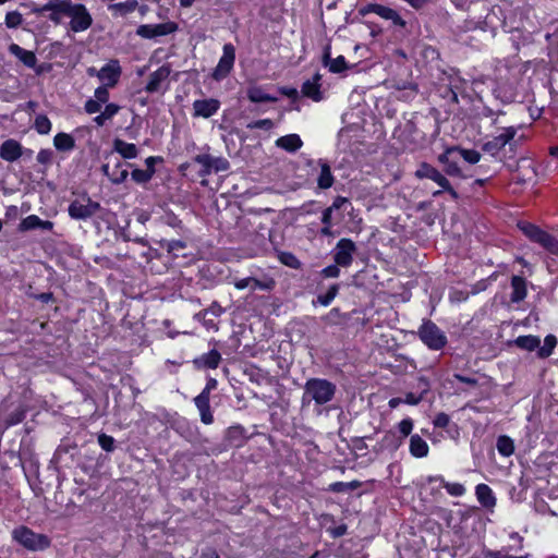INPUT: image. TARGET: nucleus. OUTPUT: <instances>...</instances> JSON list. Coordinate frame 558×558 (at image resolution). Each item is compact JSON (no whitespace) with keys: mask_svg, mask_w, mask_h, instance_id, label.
Instances as JSON below:
<instances>
[{"mask_svg":"<svg viewBox=\"0 0 558 558\" xmlns=\"http://www.w3.org/2000/svg\"><path fill=\"white\" fill-rule=\"evenodd\" d=\"M34 12L47 16L54 24H60L63 16L70 17V29L74 33L85 32L93 24V17L86 7L72 3L71 0H49Z\"/></svg>","mask_w":558,"mask_h":558,"instance_id":"obj_1","label":"nucleus"},{"mask_svg":"<svg viewBox=\"0 0 558 558\" xmlns=\"http://www.w3.org/2000/svg\"><path fill=\"white\" fill-rule=\"evenodd\" d=\"M336 390V385L327 379L310 378L304 385L302 402L314 401L316 405H324L333 399Z\"/></svg>","mask_w":558,"mask_h":558,"instance_id":"obj_2","label":"nucleus"},{"mask_svg":"<svg viewBox=\"0 0 558 558\" xmlns=\"http://www.w3.org/2000/svg\"><path fill=\"white\" fill-rule=\"evenodd\" d=\"M415 177L417 179H429L440 186L441 190L435 191L433 196H439L445 191L448 192L453 199H458L459 195L456 190L452 189L448 179L435 167L422 162L415 171Z\"/></svg>","mask_w":558,"mask_h":558,"instance_id":"obj_3","label":"nucleus"},{"mask_svg":"<svg viewBox=\"0 0 558 558\" xmlns=\"http://www.w3.org/2000/svg\"><path fill=\"white\" fill-rule=\"evenodd\" d=\"M12 537L28 550H43L50 545L46 535L37 534L26 526H20L13 530Z\"/></svg>","mask_w":558,"mask_h":558,"instance_id":"obj_4","label":"nucleus"},{"mask_svg":"<svg viewBox=\"0 0 558 558\" xmlns=\"http://www.w3.org/2000/svg\"><path fill=\"white\" fill-rule=\"evenodd\" d=\"M193 162L198 163L201 169L198 174L203 178L213 172L227 171L229 169V161L223 157H215L209 154H198L193 158Z\"/></svg>","mask_w":558,"mask_h":558,"instance_id":"obj_5","label":"nucleus"},{"mask_svg":"<svg viewBox=\"0 0 558 558\" xmlns=\"http://www.w3.org/2000/svg\"><path fill=\"white\" fill-rule=\"evenodd\" d=\"M418 335L421 340L433 350L441 349L447 342L444 332L432 322L424 323Z\"/></svg>","mask_w":558,"mask_h":558,"instance_id":"obj_6","label":"nucleus"},{"mask_svg":"<svg viewBox=\"0 0 558 558\" xmlns=\"http://www.w3.org/2000/svg\"><path fill=\"white\" fill-rule=\"evenodd\" d=\"M99 208V203L92 201L87 196H82L70 204L69 215L74 219L85 220L95 215Z\"/></svg>","mask_w":558,"mask_h":558,"instance_id":"obj_7","label":"nucleus"},{"mask_svg":"<svg viewBox=\"0 0 558 558\" xmlns=\"http://www.w3.org/2000/svg\"><path fill=\"white\" fill-rule=\"evenodd\" d=\"M517 134V129L513 126L504 128L499 134L487 141L483 145V150L492 156L498 153L507 145L510 144Z\"/></svg>","mask_w":558,"mask_h":558,"instance_id":"obj_8","label":"nucleus"},{"mask_svg":"<svg viewBox=\"0 0 558 558\" xmlns=\"http://www.w3.org/2000/svg\"><path fill=\"white\" fill-rule=\"evenodd\" d=\"M355 252V243L350 239L342 238L336 244L333 260L341 267H349L353 262V255Z\"/></svg>","mask_w":558,"mask_h":558,"instance_id":"obj_9","label":"nucleus"},{"mask_svg":"<svg viewBox=\"0 0 558 558\" xmlns=\"http://www.w3.org/2000/svg\"><path fill=\"white\" fill-rule=\"evenodd\" d=\"M235 60V49L233 45L226 44L223 46V53L219 59L217 66L214 70L213 77L216 81L223 80L232 70Z\"/></svg>","mask_w":558,"mask_h":558,"instance_id":"obj_10","label":"nucleus"},{"mask_svg":"<svg viewBox=\"0 0 558 558\" xmlns=\"http://www.w3.org/2000/svg\"><path fill=\"white\" fill-rule=\"evenodd\" d=\"M177 29H178V25L173 22H167V23L155 24V25L145 24V25H141L137 28L136 34L143 38L150 39V38L172 34Z\"/></svg>","mask_w":558,"mask_h":558,"instance_id":"obj_11","label":"nucleus"},{"mask_svg":"<svg viewBox=\"0 0 558 558\" xmlns=\"http://www.w3.org/2000/svg\"><path fill=\"white\" fill-rule=\"evenodd\" d=\"M220 101L215 98L197 99L193 102V116L195 118L208 119L217 113Z\"/></svg>","mask_w":558,"mask_h":558,"instance_id":"obj_12","label":"nucleus"},{"mask_svg":"<svg viewBox=\"0 0 558 558\" xmlns=\"http://www.w3.org/2000/svg\"><path fill=\"white\" fill-rule=\"evenodd\" d=\"M130 165L123 163L121 160H117L113 165L106 163L102 166L104 173L114 184L124 182L129 175L128 167Z\"/></svg>","mask_w":558,"mask_h":558,"instance_id":"obj_13","label":"nucleus"},{"mask_svg":"<svg viewBox=\"0 0 558 558\" xmlns=\"http://www.w3.org/2000/svg\"><path fill=\"white\" fill-rule=\"evenodd\" d=\"M120 74L121 68L119 62L117 60H111L97 72V77L101 82H105L106 86L112 87L118 83Z\"/></svg>","mask_w":558,"mask_h":558,"instance_id":"obj_14","label":"nucleus"},{"mask_svg":"<svg viewBox=\"0 0 558 558\" xmlns=\"http://www.w3.org/2000/svg\"><path fill=\"white\" fill-rule=\"evenodd\" d=\"M275 286H276V281L272 278H266V279L259 280V279H256L253 277H247V278L239 279L234 282V287L238 290H243V289L250 287L252 290L259 289V290H264V291H271L275 288Z\"/></svg>","mask_w":558,"mask_h":558,"instance_id":"obj_15","label":"nucleus"},{"mask_svg":"<svg viewBox=\"0 0 558 558\" xmlns=\"http://www.w3.org/2000/svg\"><path fill=\"white\" fill-rule=\"evenodd\" d=\"M170 68L167 65H162L156 71H154L148 78V83L145 87L147 93H156L161 88V84L166 82L170 75Z\"/></svg>","mask_w":558,"mask_h":558,"instance_id":"obj_16","label":"nucleus"},{"mask_svg":"<svg viewBox=\"0 0 558 558\" xmlns=\"http://www.w3.org/2000/svg\"><path fill=\"white\" fill-rule=\"evenodd\" d=\"M320 81L322 75L319 73H315L311 80L305 81L301 88L303 96L311 98L314 101H320L323 99Z\"/></svg>","mask_w":558,"mask_h":558,"instance_id":"obj_17","label":"nucleus"},{"mask_svg":"<svg viewBox=\"0 0 558 558\" xmlns=\"http://www.w3.org/2000/svg\"><path fill=\"white\" fill-rule=\"evenodd\" d=\"M209 399L210 396H207V393H199L194 398V403L199 411L201 421L206 425H209L214 422Z\"/></svg>","mask_w":558,"mask_h":558,"instance_id":"obj_18","label":"nucleus"},{"mask_svg":"<svg viewBox=\"0 0 558 558\" xmlns=\"http://www.w3.org/2000/svg\"><path fill=\"white\" fill-rule=\"evenodd\" d=\"M22 155V146L14 140H8L0 146V157L7 161H15Z\"/></svg>","mask_w":558,"mask_h":558,"instance_id":"obj_19","label":"nucleus"},{"mask_svg":"<svg viewBox=\"0 0 558 558\" xmlns=\"http://www.w3.org/2000/svg\"><path fill=\"white\" fill-rule=\"evenodd\" d=\"M369 11L379 15L385 20H390L395 25L404 26L405 22L403 19L391 8L381 5V4H372L369 5Z\"/></svg>","mask_w":558,"mask_h":558,"instance_id":"obj_20","label":"nucleus"},{"mask_svg":"<svg viewBox=\"0 0 558 558\" xmlns=\"http://www.w3.org/2000/svg\"><path fill=\"white\" fill-rule=\"evenodd\" d=\"M457 149L456 148H448L444 154L439 155L438 160L442 165H445V171L449 175H461V169L457 165L454 160Z\"/></svg>","mask_w":558,"mask_h":558,"instance_id":"obj_21","label":"nucleus"},{"mask_svg":"<svg viewBox=\"0 0 558 558\" xmlns=\"http://www.w3.org/2000/svg\"><path fill=\"white\" fill-rule=\"evenodd\" d=\"M52 227H53V223L51 221L41 220L36 215H29L21 221L19 229L21 231H28V230H33V229H37V228H40L43 230H51Z\"/></svg>","mask_w":558,"mask_h":558,"instance_id":"obj_22","label":"nucleus"},{"mask_svg":"<svg viewBox=\"0 0 558 558\" xmlns=\"http://www.w3.org/2000/svg\"><path fill=\"white\" fill-rule=\"evenodd\" d=\"M302 145H303V142L298 134L284 135V136L279 137L276 141L277 147L284 149L289 153H294V151L299 150L302 147Z\"/></svg>","mask_w":558,"mask_h":558,"instance_id":"obj_23","label":"nucleus"},{"mask_svg":"<svg viewBox=\"0 0 558 558\" xmlns=\"http://www.w3.org/2000/svg\"><path fill=\"white\" fill-rule=\"evenodd\" d=\"M475 494L480 504L485 508H494L496 498L492 488L486 484H478L475 488Z\"/></svg>","mask_w":558,"mask_h":558,"instance_id":"obj_24","label":"nucleus"},{"mask_svg":"<svg viewBox=\"0 0 558 558\" xmlns=\"http://www.w3.org/2000/svg\"><path fill=\"white\" fill-rule=\"evenodd\" d=\"M323 63L325 66H328L329 71L332 73H341L348 69L345 59L343 56H338L335 59L330 58L329 47L326 48L323 57Z\"/></svg>","mask_w":558,"mask_h":558,"instance_id":"obj_25","label":"nucleus"},{"mask_svg":"<svg viewBox=\"0 0 558 558\" xmlns=\"http://www.w3.org/2000/svg\"><path fill=\"white\" fill-rule=\"evenodd\" d=\"M113 148L124 159H133L138 155V149L134 144L126 143L120 138L113 141Z\"/></svg>","mask_w":558,"mask_h":558,"instance_id":"obj_26","label":"nucleus"},{"mask_svg":"<svg viewBox=\"0 0 558 558\" xmlns=\"http://www.w3.org/2000/svg\"><path fill=\"white\" fill-rule=\"evenodd\" d=\"M429 447L420 435H412L410 438V452L415 458H424L428 454Z\"/></svg>","mask_w":558,"mask_h":558,"instance_id":"obj_27","label":"nucleus"},{"mask_svg":"<svg viewBox=\"0 0 558 558\" xmlns=\"http://www.w3.org/2000/svg\"><path fill=\"white\" fill-rule=\"evenodd\" d=\"M10 51L17 57L26 66L34 68L37 58L34 52L21 48L19 45L13 44L10 46Z\"/></svg>","mask_w":558,"mask_h":558,"instance_id":"obj_28","label":"nucleus"},{"mask_svg":"<svg viewBox=\"0 0 558 558\" xmlns=\"http://www.w3.org/2000/svg\"><path fill=\"white\" fill-rule=\"evenodd\" d=\"M534 242L541 244L544 248L553 254H558V240L547 232L541 230L536 233Z\"/></svg>","mask_w":558,"mask_h":558,"instance_id":"obj_29","label":"nucleus"},{"mask_svg":"<svg viewBox=\"0 0 558 558\" xmlns=\"http://www.w3.org/2000/svg\"><path fill=\"white\" fill-rule=\"evenodd\" d=\"M247 98L252 102H276L278 98L264 92L262 87L252 86L247 89Z\"/></svg>","mask_w":558,"mask_h":558,"instance_id":"obj_30","label":"nucleus"},{"mask_svg":"<svg viewBox=\"0 0 558 558\" xmlns=\"http://www.w3.org/2000/svg\"><path fill=\"white\" fill-rule=\"evenodd\" d=\"M512 294L511 301L517 303L522 301L526 296V284L522 277L514 276L511 280Z\"/></svg>","mask_w":558,"mask_h":558,"instance_id":"obj_31","label":"nucleus"},{"mask_svg":"<svg viewBox=\"0 0 558 558\" xmlns=\"http://www.w3.org/2000/svg\"><path fill=\"white\" fill-rule=\"evenodd\" d=\"M320 163V174L317 180V184L320 189L326 190L332 186L333 184V175L331 173L330 167L325 161H319Z\"/></svg>","mask_w":558,"mask_h":558,"instance_id":"obj_32","label":"nucleus"},{"mask_svg":"<svg viewBox=\"0 0 558 558\" xmlns=\"http://www.w3.org/2000/svg\"><path fill=\"white\" fill-rule=\"evenodd\" d=\"M514 344L522 350L534 351L539 347L541 339L533 335L520 336L514 340Z\"/></svg>","mask_w":558,"mask_h":558,"instance_id":"obj_33","label":"nucleus"},{"mask_svg":"<svg viewBox=\"0 0 558 558\" xmlns=\"http://www.w3.org/2000/svg\"><path fill=\"white\" fill-rule=\"evenodd\" d=\"M53 145L58 150L69 151L75 146L74 138L68 133H58L53 138Z\"/></svg>","mask_w":558,"mask_h":558,"instance_id":"obj_34","label":"nucleus"},{"mask_svg":"<svg viewBox=\"0 0 558 558\" xmlns=\"http://www.w3.org/2000/svg\"><path fill=\"white\" fill-rule=\"evenodd\" d=\"M137 4L138 3L136 0L120 2V3L111 4L109 7V10L113 13V15L124 16V15L135 11V9L137 8Z\"/></svg>","mask_w":558,"mask_h":558,"instance_id":"obj_35","label":"nucleus"},{"mask_svg":"<svg viewBox=\"0 0 558 558\" xmlns=\"http://www.w3.org/2000/svg\"><path fill=\"white\" fill-rule=\"evenodd\" d=\"M496 447L498 452L504 457H510L514 452V442L506 435L497 438Z\"/></svg>","mask_w":558,"mask_h":558,"instance_id":"obj_36","label":"nucleus"},{"mask_svg":"<svg viewBox=\"0 0 558 558\" xmlns=\"http://www.w3.org/2000/svg\"><path fill=\"white\" fill-rule=\"evenodd\" d=\"M120 110V107L116 104H108L105 107V110L94 118V122L98 126H102L107 120H110L113 116H116Z\"/></svg>","mask_w":558,"mask_h":558,"instance_id":"obj_37","label":"nucleus"},{"mask_svg":"<svg viewBox=\"0 0 558 558\" xmlns=\"http://www.w3.org/2000/svg\"><path fill=\"white\" fill-rule=\"evenodd\" d=\"M433 480L439 481L441 483V485L444 486V488H446L448 494L451 496L460 497V496L464 495V493H465L464 486L460 483L446 482L444 480V477H441V476L430 478V481H433Z\"/></svg>","mask_w":558,"mask_h":558,"instance_id":"obj_38","label":"nucleus"},{"mask_svg":"<svg viewBox=\"0 0 558 558\" xmlns=\"http://www.w3.org/2000/svg\"><path fill=\"white\" fill-rule=\"evenodd\" d=\"M220 360V353L217 350H211L208 353L202 355L197 362L202 363V365L205 367L216 368L218 367Z\"/></svg>","mask_w":558,"mask_h":558,"instance_id":"obj_39","label":"nucleus"},{"mask_svg":"<svg viewBox=\"0 0 558 558\" xmlns=\"http://www.w3.org/2000/svg\"><path fill=\"white\" fill-rule=\"evenodd\" d=\"M556 344H557V338L555 336H553V335L546 336V338L544 340V344L542 347L537 348L538 356L543 357V359L548 357L553 353Z\"/></svg>","mask_w":558,"mask_h":558,"instance_id":"obj_40","label":"nucleus"},{"mask_svg":"<svg viewBox=\"0 0 558 558\" xmlns=\"http://www.w3.org/2000/svg\"><path fill=\"white\" fill-rule=\"evenodd\" d=\"M34 128L39 134H48L51 130V122L46 116L39 114L35 119Z\"/></svg>","mask_w":558,"mask_h":558,"instance_id":"obj_41","label":"nucleus"},{"mask_svg":"<svg viewBox=\"0 0 558 558\" xmlns=\"http://www.w3.org/2000/svg\"><path fill=\"white\" fill-rule=\"evenodd\" d=\"M456 154H458L460 157H462L466 162L474 165L477 163L481 159V154L477 150L474 149H461L457 148Z\"/></svg>","mask_w":558,"mask_h":558,"instance_id":"obj_42","label":"nucleus"},{"mask_svg":"<svg viewBox=\"0 0 558 558\" xmlns=\"http://www.w3.org/2000/svg\"><path fill=\"white\" fill-rule=\"evenodd\" d=\"M339 291L338 284H332L325 294L317 296V302L324 306H328L337 296Z\"/></svg>","mask_w":558,"mask_h":558,"instance_id":"obj_43","label":"nucleus"},{"mask_svg":"<svg viewBox=\"0 0 558 558\" xmlns=\"http://www.w3.org/2000/svg\"><path fill=\"white\" fill-rule=\"evenodd\" d=\"M155 173V170H142V169H134L131 173L132 179L136 183H146L148 182Z\"/></svg>","mask_w":558,"mask_h":558,"instance_id":"obj_44","label":"nucleus"},{"mask_svg":"<svg viewBox=\"0 0 558 558\" xmlns=\"http://www.w3.org/2000/svg\"><path fill=\"white\" fill-rule=\"evenodd\" d=\"M23 23V16L19 11L8 12L5 15V25L8 28H16Z\"/></svg>","mask_w":558,"mask_h":558,"instance_id":"obj_45","label":"nucleus"},{"mask_svg":"<svg viewBox=\"0 0 558 558\" xmlns=\"http://www.w3.org/2000/svg\"><path fill=\"white\" fill-rule=\"evenodd\" d=\"M98 444L105 451L111 452L114 449V439L107 434L98 436Z\"/></svg>","mask_w":558,"mask_h":558,"instance_id":"obj_46","label":"nucleus"},{"mask_svg":"<svg viewBox=\"0 0 558 558\" xmlns=\"http://www.w3.org/2000/svg\"><path fill=\"white\" fill-rule=\"evenodd\" d=\"M108 86H100L95 89V99L98 100L101 105L106 104L109 99Z\"/></svg>","mask_w":558,"mask_h":558,"instance_id":"obj_47","label":"nucleus"},{"mask_svg":"<svg viewBox=\"0 0 558 558\" xmlns=\"http://www.w3.org/2000/svg\"><path fill=\"white\" fill-rule=\"evenodd\" d=\"M274 123L270 119H262L254 121L247 125L248 129H264V130H270L272 129Z\"/></svg>","mask_w":558,"mask_h":558,"instance_id":"obj_48","label":"nucleus"},{"mask_svg":"<svg viewBox=\"0 0 558 558\" xmlns=\"http://www.w3.org/2000/svg\"><path fill=\"white\" fill-rule=\"evenodd\" d=\"M53 153L50 149H41L37 154V161L43 165H50L52 161Z\"/></svg>","mask_w":558,"mask_h":558,"instance_id":"obj_49","label":"nucleus"},{"mask_svg":"<svg viewBox=\"0 0 558 558\" xmlns=\"http://www.w3.org/2000/svg\"><path fill=\"white\" fill-rule=\"evenodd\" d=\"M339 265H337L335 263V265H329L327 267H325L323 270H322V274L324 277L326 278H338L339 275H340V269H339Z\"/></svg>","mask_w":558,"mask_h":558,"instance_id":"obj_50","label":"nucleus"},{"mask_svg":"<svg viewBox=\"0 0 558 558\" xmlns=\"http://www.w3.org/2000/svg\"><path fill=\"white\" fill-rule=\"evenodd\" d=\"M413 428V422L411 418H404L399 423V430L403 437H408Z\"/></svg>","mask_w":558,"mask_h":558,"instance_id":"obj_51","label":"nucleus"},{"mask_svg":"<svg viewBox=\"0 0 558 558\" xmlns=\"http://www.w3.org/2000/svg\"><path fill=\"white\" fill-rule=\"evenodd\" d=\"M521 230L523 231V233L529 236L532 241L535 239L536 236V233H538L541 231L539 228H537L536 226L534 225H530V223H526V225H523L521 227Z\"/></svg>","mask_w":558,"mask_h":558,"instance_id":"obj_52","label":"nucleus"},{"mask_svg":"<svg viewBox=\"0 0 558 558\" xmlns=\"http://www.w3.org/2000/svg\"><path fill=\"white\" fill-rule=\"evenodd\" d=\"M85 110L87 113H96L101 110V104L96 99H88L85 104Z\"/></svg>","mask_w":558,"mask_h":558,"instance_id":"obj_53","label":"nucleus"},{"mask_svg":"<svg viewBox=\"0 0 558 558\" xmlns=\"http://www.w3.org/2000/svg\"><path fill=\"white\" fill-rule=\"evenodd\" d=\"M449 416L446 413H438L434 420V425L436 427H447L449 424Z\"/></svg>","mask_w":558,"mask_h":558,"instance_id":"obj_54","label":"nucleus"},{"mask_svg":"<svg viewBox=\"0 0 558 558\" xmlns=\"http://www.w3.org/2000/svg\"><path fill=\"white\" fill-rule=\"evenodd\" d=\"M184 247H185V243L180 240H172V241L167 242L168 252L183 250Z\"/></svg>","mask_w":558,"mask_h":558,"instance_id":"obj_55","label":"nucleus"},{"mask_svg":"<svg viewBox=\"0 0 558 558\" xmlns=\"http://www.w3.org/2000/svg\"><path fill=\"white\" fill-rule=\"evenodd\" d=\"M281 260L286 265L293 267V268L299 267V264H300L299 260L295 258V256H293L292 254H283L281 257Z\"/></svg>","mask_w":558,"mask_h":558,"instance_id":"obj_56","label":"nucleus"},{"mask_svg":"<svg viewBox=\"0 0 558 558\" xmlns=\"http://www.w3.org/2000/svg\"><path fill=\"white\" fill-rule=\"evenodd\" d=\"M423 398V393L421 396H415L414 393L412 392H409L407 396H405V399L402 400L403 402L408 403V404H411V405H416L417 403H420V401L422 400Z\"/></svg>","mask_w":558,"mask_h":558,"instance_id":"obj_57","label":"nucleus"},{"mask_svg":"<svg viewBox=\"0 0 558 558\" xmlns=\"http://www.w3.org/2000/svg\"><path fill=\"white\" fill-rule=\"evenodd\" d=\"M486 558H509L510 555L504 554L501 550H487L485 551Z\"/></svg>","mask_w":558,"mask_h":558,"instance_id":"obj_58","label":"nucleus"},{"mask_svg":"<svg viewBox=\"0 0 558 558\" xmlns=\"http://www.w3.org/2000/svg\"><path fill=\"white\" fill-rule=\"evenodd\" d=\"M332 213H333L332 208L327 207L326 209H324L323 215H322V222L324 225H331Z\"/></svg>","mask_w":558,"mask_h":558,"instance_id":"obj_59","label":"nucleus"},{"mask_svg":"<svg viewBox=\"0 0 558 558\" xmlns=\"http://www.w3.org/2000/svg\"><path fill=\"white\" fill-rule=\"evenodd\" d=\"M217 380L215 378H210L201 393H207V396H210V391L215 390L217 388Z\"/></svg>","mask_w":558,"mask_h":558,"instance_id":"obj_60","label":"nucleus"},{"mask_svg":"<svg viewBox=\"0 0 558 558\" xmlns=\"http://www.w3.org/2000/svg\"><path fill=\"white\" fill-rule=\"evenodd\" d=\"M345 203H348V198L338 196L335 198L333 203L329 208H332V210L340 209Z\"/></svg>","mask_w":558,"mask_h":558,"instance_id":"obj_61","label":"nucleus"},{"mask_svg":"<svg viewBox=\"0 0 558 558\" xmlns=\"http://www.w3.org/2000/svg\"><path fill=\"white\" fill-rule=\"evenodd\" d=\"M454 377L461 381V383H464V384H468V385H476L477 381L476 379L474 378H471V377H465V376H462L460 374H456Z\"/></svg>","mask_w":558,"mask_h":558,"instance_id":"obj_62","label":"nucleus"},{"mask_svg":"<svg viewBox=\"0 0 558 558\" xmlns=\"http://www.w3.org/2000/svg\"><path fill=\"white\" fill-rule=\"evenodd\" d=\"M281 90V94L288 96V97H291V98H294L298 96V90L295 88H287V87H283L280 89Z\"/></svg>","mask_w":558,"mask_h":558,"instance_id":"obj_63","label":"nucleus"},{"mask_svg":"<svg viewBox=\"0 0 558 558\" xmlns=\"http://www.w3.org/2000/svg\"><path fill=\"white\" fill-rule=\"evenodd\" d=\"M347 532V526L345 525H341V526H338L336 527L333 531H332V535L335 537H339V536H342L344 535Z\"/></svg>","mask_w":558,"mask_h":558,"instance_id":"obj_64","label":"nucleus"}]
</instances>
